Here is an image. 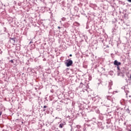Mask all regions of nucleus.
Returning <instances> with one entry per match:
<instances>
[{"label": "nucleus", "instance_id": "1", "mask_svg": "<svg viewBox=\"0 0 131 131\" xmlns=\"http://www.w3.org/2000/svg\"><path fill=\"white\" fill-rule=\"evenodd\" d=\"M67 67H70L72 64H73V61L72 60L68 59L66 60V62L64 63Z\"/></svg>", "mask_w": 131, "mask_h": 131}, {"label": "nucleus", "instance_id": "2", "mask_svg": "<svg viewBox=\"0 0 131 131\" xmlns=\"http://www.w3.org/2000/svg\"><path fill=\"white\" fill-rule=\"evenodd\" d=\"M114 65H116V66H119L120 65H121V62H118L117 60H115L114 62Z\"/></svg>", "mask_w": 131, "mask_h": 131}, {"label": "nucleus", "instance_id": "3", "mask_svg": "<svg viewBox=\"0 0 131 131\" xmlns=\"http://www.w3.org/2000/svg\"><path fill=\"white\" fill-rule=\"evenodd\" d=\"M10 39H11L12 43H15V39H16L15 38H11Z\"/></svg>", "mask_w": 131, "mask_h": 131}, {"label": "nucleus", "instance_id": "4", "mask_svg": "<svg viewBox=\"0 0 131 131\" xmlns=\"http://www.w3.org/2000/svg\"><path fill=\"white\" fill-rule=\"evenodd\" d=\"M64 125H65V123H61L59 124V127L60 128H63V126H64Z\"/></svg>", "mask_w": 131, "mask_h": 131}, {"label": "nucleus", "instance_id": "5", "mask_svg": "<svg viewBox=\"0 0 131 131\" xmlns=\"http://www.w3.org/2000/svg\"><path fill=\"white\" fill-rule=\"evenodd\" d=\"M118 70V72H119V71H120V68H119V66H118L117 67Z\"/></svg>", "mask_w": 131, "mask_h": 131}, {"label": "nucleus", "instance_id": "6", "mask_svg": "<svg viewBox=\"0 0 131 131\" xmlns=\"http://www.w3.org/2000/svg\"><path fill=\"white\" fill-rule=\"evenodd\" d=\"M43 108H48V106H47V105H44L43 106Z\"/></svg>", "mask_w": 131, "mask_h": 131}, {"label": "nucleus", "instance_id": "7", "mask_svg": "<svg viewBox=\"0 0 131 131\" xmlns=\"http://www.w3.org/2000/svg\"><path fill=\"white\" fill-rule=\"evenodd\" d=\"M127 112H128L129 113V109L127 108L126 110Z\"/></svg>", "mask_w": 131, "mask_h": 131}, {"label": "nucleus", "instance_id": "8", "mask_svg": "<svg viewBox=\"0 0 131 131\" xmlns=\"http://www.w3.org/2000/svg\"><path fill=\"white\" fill-rule=\"evenodd\" d=\"M10 62H11V63H14V61L13 60H10Z\"/></svg>", "mask_w": 131, "mask_h": 131}, {"label": "nucleus", "instance_id": "9", "mask_svg": "<svg viewBox=\"0 0 131 131\" xmlns=\"http://www.w3.org/2000/svg\"><path fill=\"white\" fill-rule=\"evenodd\" d=\"M129 3H131V0H127Z\"/></svg>", "mask_w": 131, "mask_h": 131}, {"label": "nucleus", "instance_id": "10", "mask_svg": "<svg viewBox=\"0 0 131 131\" xmlns=\"http://www.w3.org/2000/svg\"><path fill=\"white\" fill-rule=\"evenodd\" d=\"M70 57H72V54H70Z\"/></svg>", "mask_w": 131, "mask_h": 131}, {"label": "nucleus", "instance_id": "11", "mask_svg": "<svg viewBox=\"0 0 131 131\" xmlns=\"http://www.w3.org/2000/svg\"><path fill=\"white\" fill-rule=\"evenodd\" d=\"M58 29H60V28H61V27H58Z\"/></svg>", "mask_w": 131, "mask_h": 131}, {"label": "nucleus", "instance_id": "12", "mask_svg": "<svg viewBox=\"0 0 131 131\" xmlns=\"http://www.w3.org/2000/svg\"><path fill=\"white\" fill-rule=\"evenodd\" d=\"M2 115V113L0 112V116Z\"/></svg>", "mask_w": 131, "mask_h": 131}, {"label": "nucleus", "instance_id": "13", "mask_svg": "<svg viewBox=\"0 0 131 131\" xmlns=\"http://www.w3.org/2000/svg\"><path fill=\"white\" fill-rule=\"evenodd\" d=\"M80 84H82V82H81V83H80Z\"/></svg>", "mask_w": 131, "mask_h": 131}, {"label": "nucleus", "instance_id": "14", "mask_svg": "<svg viewBox=\"0 0 131 131\" xmlns=\"http://www.w3.org/2000/svg\"><path fill=\"white\" fill-rule=\"evenodd\" d=\"M83 129H84V130H85V128H84Z\"/></svg>", "mask_w": 131, "mask_h": 131}, {"label": "nucleus", "instance_id": "15", "mask_svg": "<svg viewBox=\"0 0 131 131\" xmlns=\"http://www.w3.org/2000/svg\"><path fill=\"white\" fill-rule=\"evenodd\" d=\"M43 111H46V110H43Z\"/></svg>", "mask_w": 131, "mask_h": 131}, {"label": "nucleus", "instance_id": "16", "mask_svg": "<svg viewBox=\"0 0 131 131\" xmlns=\"http://www.w3.org/2000/svg\"><path fill=\"white\" fill-rule=\"evenodd\" d=\"M57 118H57V117H56V119H57Z\"/></svg>", "mask_w": 131, "mask_h": 131}, {"label": "nucleus", "instance_id": "17", "mask_svg": "<svg viewBox=\"0 0 131 131\" xmlns=\"http://www.w3.org/2000/svg\"><path fill=\"white\" fill-rule=\"evenodd\" d=\"M62 20H64V19L62 18Z\"/></svg>", "mask_w": 131, "mask_h": 131}, {"label": "nucleus", "instance_id": "18", "mask_svg": "<svg viewBox=\"0 0 131 131\" xmlns=\"http://www.w3.org/2000/svg\"><path fill=\"white\" fill-rule=\"evenodd\" d=\"M62 20H64V19L62 18Z\"/></svg>", "mask_w": 131, "mask_h": 131}]
</instances>
